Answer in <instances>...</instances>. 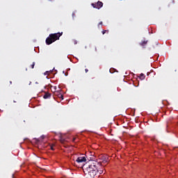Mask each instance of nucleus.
Here are the masks:
<instances>
[{"mask_svg":"<svg viewBox=\"0 0 178 178\" xmlns=\"http://www.w3.org/2000/svg\"><path fill=\"white\" fill-rule=\"evenodd\" d=\"M86 161H87L86 156H79L76 159L77 163H83V162H86Z\"/></svg>","mask_w":178,"mask_h":178,"instance_id":"423d86ee","label":"nucleus"},{"mask_svg":"<svg viewBox=\"0 0 178 178\" xmlns=\"http://www.w3.org/2000/svg\"><path fill=\"white\" fill-rule=\"evenodd\" d=\"M99 26H102V22H100L98 24V27H99Z\"/></svg>","mask_w":178,"mask_h":178,"instance_id":"dca6fc26","label":"nucleus"},{"mask_svg":"<svg viewBox=\"0 0 178 178\" xmlns=\"http://www.w3.org/2000/svg\"><path fill=\"white\" fill-rule=\"evenodd\" d=\"M44 99H48V98H51V94L49 92H46L43 96Z\"/></svg>","mask_w":178,"mask_h":178,"instance_id":"6e6552de","label":"nucleus"},{"mask_svg":"<svg viewBox=\"0 0 178 178\" xmlns=\"http://www.w3.org/2000/svg\"><path fill=\"white\" fill-rule=\"evenodd\" d=\"M41 138H42V140H44V139L45 138V136H41Z\"/></svg>","mask_w":178,"mask_h":178,"instance_id":"6ab92c4d","label":"nucleus"},{"mask_svg":"<svg viewBox=\"0 0 178 178\" xmlns=\"http://www.w3.org/2000/svg\"><path fill=\"white\" fill-rule=\"evenodd\" d=\"M13 102H16V101L14 100Z\"/></svg>","mask_w":178,"mask_h":178,"instance_id":"4be33fe9","label":"nucleus"},{"mask_svg":"<svg viewBox=\"0 0 178 178\" xmlns=\"http://www.w3.org/2000/svg\"><path fill=\"white\" fill-rule=\"evenodd\" d=\"M91 5L95 9H101V8L104 6V3H102V1H97V3H92Z\"/></svg>","mask_w":178,"mask_h":178,"instance_id":"39448f33","label":"nucleus"},{"mask_svg":"<svg viewBox=\"0 0 178 178\" xmlns=\"http://www.w3.org/2000/svg\"><path fill=\"white\" fill-rule=\"evenodd\" d=\"M10 84H12V81H10Z\"/></svg>","mask_w":178,"mask_h":178,"instance_id":"aec40b11","label":"nucleus"},{"mask_svg":"<svg viewBox=\"0 0 178 178\" xmlns=\"http://www.w3.org/2000/svg\"><path fill=\"white\" fill-rule=\"evenodd\" d=\"M86 73H88V69L85 70Z\"/></svg>","mask_w":178,"mask_h":178,"instance_id":"a211bd4d","label":"nucleus"},{"mask_svg":"<svg viewBox=\"0 0 178 178\" xmlns=\"http://www.w3.org/2000/svg\"><path fill=\"white\" fill-rule=\"evenodd\" d=\"M34 66H35V62H33V64L31 65V69H33Z\"/></svg>","mask_w":178,"mask_h":178,"instance_id":"2eb2a0df","label":"nucleus"},{"mask_svg":"<svg viewBox=\"0 0 178 178\" xmlns=\"http://www.w3.org/2000/svg\"><path fill=\"white\" fill-rule=\"evenodd\" d=\"M139 79H140V80H144V79H145V75L144 74L141 73V74H140Z\"/></svg>","mask_w":178,"mask_h":178,"instance_id":"1a4fd4ad","label":"nucleus"},{"mask_svg":"<svg viewBox=\"0 0 178 178\" xmlns=\"http://www.w3.org/2000/svg\"><path fill=\"white\" fill-rule=\"evenodd\" d=\"M51 151H54L55 149H54V145L51 146Z\"/></svg>","mask_w":178,"mask_h":178,"instance_id":"f3484780","label":"nucleus"},{"mask_svg":"<svg viewBox=\"0 0 178 178\" xmlns=\"http://www.w3.org/2000/svg\"><path fill=\"white\" fill-rule=\"evenodd\" d=\"M108 159H109L108 158V156L106 154L100 155L99 156V161L97 163L98 165H99V163H107Z\"/></svg>","mask_w":178,"mask_h":178,"instance_id":"7ed1b4c3","label":"nucleus"},{"mask_svg":"<svg viewBox=\"0 0 178 178\" xmlns=\"http://www.w3.org/2000/svg\"><path fill=\"white\" fill-rule=\"evenodd\" d=\"M147 42H148V40H143L140 42L139 44L140 45V47H143V48H145V45H147Z\"/></svg>","mask_w":178,"mask_h":178,"instance_id":"0eeeda50","label":"nucleus"},{"mask_svg":"<svg viewBox=\"0 0 178 178\" xmlns=\"http://www.w3.org/2000/svg\"><path fill=\"white\" fill-rule=\"evenodd\" d=\"M54 97H58L60 99H63V95L60 92L61 90H56V86H54Z\"/></svg>","mask_w":178,"mask_h":178,"instance_id":"20e7f679","label":"nucleus"},{"mask_svg":"<svg viewBox=\"0 0 178 178\" xmlns=\"http://www.w3.org/2000/svg\"><path fill=\"white\" fill-rule=\"evenodd\" d=\"M63 32H58L56 33H51L49 37L46 39V44L47 45H51L53 42H55V41H57V40H59L60 38L61 35H63Z\"/></svg>","mask_w":178,"mask_h":178,"instance_id":"f03ea898","label":"nucleus"},{"mask_svg":"<svg viewBox=\"0 0 178 178\" xmlns=\"http://www.w3.org/2000/svg\"><path fill=\"white\" fill-rule=\"evenodd\" d=\"M49 73H52V71H46L44 75L49 74Z\"/></svg>","mask_w":178,"mask_h":178,"instance_id":"f8f14e48","label":"nucleus"},{"mask_svg":"<svg viewBox=\"0 0 178 178\" xmlns=\"http://www.w3.org/2000/svg\"><path fill=\"white\" fill-rule=\"evenodd\" d=\"M66 140H65V138H63L62 136L60 137V142L61 143V144H65V142Z\"/></svg>","mask_w":178,"mask_h":178,"instance_id":"9d476101","label":"nucleus"},{"mask_svg":"<svg viewBox=\"0 0 178 178\" xmlns=\"http://www.w3.org/2000/svg\"><path fill=\"white\" fill-rule=\"evenodd\" d=\"M72 16V18L74 19V17H76V13L73 12Z\"/></svg>","mask_w":178,"mask_h":178,"instance_id":"4468645a","label":"nucleus"},{"mask_svg":"<svg viewBox=\"0 0 178 178\" xmlns=\"http://www.w3.org/2000/svg\"><path fill=\"white\" fill-rule=\"evenodd\" d=\"M95 51H97V47H95Z\"/></svg>","mask_w":178,"mask_h":178,"instance_id":"412c9836","label":"nucleus"},{"mask_svg":"<svg viewBox=\"0 0 178 178\" xmlns=\"http://www.w3.org/2000/svg\"><path fill=\"white\" fill-rule=\"evenodd\" d=\"M97 173H99V175H102V173H104V171L99 170H98V168H97Z\"/></svg>","mask_w":178,"mask_h":178,"instance_id":"ddd939ff","label":"nucleus"},{"mask_svg":"<svg viewBox=\"0 0 178 178\" xmlns=\"http://www.w3.org/2000/svg\"><path fill=\"white\" fill-rule=\"evenodd\" d=\"M83 173L88 176V178H95L98 175V162L92 161L83 169Z\"/></svg>","mask_w":178,"mask_h":178,"instance_id":"f257e3e1","label":"nucleus"},{"mask_svg":"<svg viewBox=\"0 0 178 178\" xmlns=\"http://www.w3.org/2000/svg\"><path fill=\"white\" fill-rule=\"evenodd\" d=\"M102 34H105L106 33H109V31H108V30H103L102 31Z\"/></svg>","mask_w":178,"mask_h":178,"instance_id":"9b49d317","label":"nucleus"}]
</instances>
